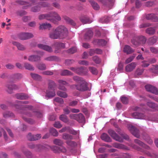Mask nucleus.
Listing matches in <instances>:
<instances>
[{"mask_svg": "<svg viewBox=\"0 0 158 158\" xmlns=\"http://www.w3.org/2000/svg\"><path fill=\"white\" fill-rule=\"evenodd\" d=\"M93 33L92 31L89 30L85 34V38L86 39H89L93 35Z\"/></svg>", "mask_w": 158, "mask_h": 158, "instance_id": "obj_28", "label": "nucleus"}, {"mask_svg": "<svg viewBox=\"0 0 158 158\" xmlns=\"http://www.w3.org/2000/svg\"><path fill=\"white\" fill-rule=\"evenodd\" d=\"M81 116V119L82 120L83 119V118H82L83 117L82 115V114L81 113L77 114H71L70 115L69 117L71 119L77 120V118L78 116Z\"/></svg>", "mask_w": 158, "mask_h": 158, "instance_id": "obj_21", "label": "nucleus"}, {"mask_svg": "<svg viewBox=\"0 0 158 158\" xmlns=\"http://www.w3.org/2000/svg\"><path fill=\"white\" fill-rule=\"evenodd\" d=\"M154 4L153 2H146V5L147 6H152Z\"/></svg>", "mask_w": 158, "mask_h": 158, "instance_id": "obj_62", "label": "nucleus"}, {"mask_svg": "<svg viewBox=\"0 0 158 158\" xmlns=\"http://www.w3.org/2000/svg\"><path fill=\"white\" fill-rule=\"evenodd\" d=\"M146 89L148 91L151 92L155 94H158V90L155 87L151 85H148L145 86Z\"/></svg>", "mask_w": 158, "mask_h": 158, "instance_id": "obj_8", "label": "nucleus"}, {"mask_svg": "<svg viewBox=\"0 0 158 158\" xmlns=\"http://www.w3.org/2000/svg\"><path fill=\"white\" fill-rule=\"evenodd\" d=\"M7 88L9 91V90H10L13 89H16L17 88V87L15 85L13 84L8 85L7 86Z\"/></svg>", "mask_w": 158, "mask_h": 158, "instance_id": "obj_41", "label": "nucleus"}, {"mask_svg": "<svg viewBox=\"0 0 158 158\" xmlns=\"http://www.w3.org/2000/svg\"><path fill=\"white\" fill-rule=\"evenodd\" d=\"M43 73L45 75H52L53 73L52 72L50 71H45L43 72Z\"/></svg>", "mask_w": 158, "mask_h": 158, "instance_id": "obj_55", "label": "nucleus"}, {"mask_svg": "<svg viewBox=\"0 0 158 158\" xmlns=\"http://www.w3.org/2000/svg\"><path fill=\"white\" fill-rule=\"evenodd\" d=\"M14 114L10 112H6L3 114V116L5 118H7L9 117H13Z\"/></svg>", "mask_w": 158, "mask_h": 158, "instance_id": "obj_35", "label": "nucleus"}, {"mask_svg": "<svg viewBox=\"0 0 158 158\" xmlns=\"http://www.w3.org/2000/svg\"><path fill=\"white\" fill-rule=\"evenodd\" d=\"M57 94L58 96L63 98H67L68 96V95L66 93L61 91H58L57 93Z\"/></svg>", "mask_w": 158, "mask_h": 158, "instance_id": "obj_29", "label": "nucleus"}, {"mask_svg": "<svg viewBox=\"0 0 158 158\" xmlns=\"http://www.w3.org/2000/svg\"><path fill=\"white\" fill-rule=\"evenodd\" d=\"M101 139L107 142H110L111 141V139L109 136L106 134L103 133L101 136Z\"/></svg>", "mask_w": 158, "mask_h": 158, "instance_id": "obj_18", "label": "nucleus"}, {"mask_svg": "<svg viewBox=\"0 0 158 158\" xmlns=\"http://www.w3.org/2000/svg\"><path fill=\"white\" fill-rule=\"evenodd\" d=\"M148 105L152 108H154L155 106V104L152 102H148Z\"/></svg>", "mask_w": 158, "mask_h": 158, "instance_id": "obj_59", "label": "nucleus"}, {"mask_svg": "<svg viewBox=\"0 0 158 158\" xmlns=\"http://www.w3.org/2000/svg\"><path fill=\"white\" fill-rule=\"evenodd\" d=\"M92 51L94 52V53L98 54H101L102 53V50L100 49H91L89 52V54L90 56H92L94 55V53H92Z\"/></svg>", "mask_w": 158, "mask_h": 158, "instance_id": "obj_20", "label": "nucleus"}, {"mask_svg": "<svg viewBox=\"0 0 158 158\" xmlns=\"http://www.w3.org/2000/svg\"><path fill=\"white\" fill-rule=\"evenodd\" d=\"M33 37V35L31 33H22L19 35V38L22 40H26L31 38Z\"/></svg>", "mask_w": 158, "mask_h": 158, "instance_id": "obj_6", "label": "nucleus"}, {"mask_svg": "<svg viewBox=\"0 0 158 158\" xmlns=\"http://www.w3.org/2000/svg\"><path fill=\"white\" fill-rule=\"evenodd\" d=\"M139 40L140 41V42L142 44H144L146 41V39L143 36H142L140 37L139 38Z\"/></svg>", "mask_w": 158, "mask_h": 158, "instance_id": "obj_51", "label": "nucleus"}, {"mask_svg": "<svg viewBox=\"0 0 158 158\" xmlns=\"http://www.w3.org/2000/svg\"><path fill=\"white\" fill-rule=\"evenodd\" d=\"M70 111L71 112L74 113H77L80 112V110L79 109L75 108L70 109Z\"/></svg>", "mask_w": 158, "mask_h": 158, "instance_id": "obj_56", "label": "nucleus"}, {"mask_svg": "<svg viewBox=\"0 0 158 158\" xmlns=\"http://www.w3.org/2000/svg\"><path fill=\"white\" fill-rule=\"evenodd\" d=\"M129 129L130 130L132 134L136 137L138 138L139 135L138 133V131L135 129L133 127L131 126L129 127Z\"/></svg>", "mask_w": 158, "mask_h": 158, "instance_id": "obj_12", "label": "nucleus"}, {"mask_svg": "<svg viewBox=\"0 0 158 158\" xmlns=\"http://www.w3.org/2000/svg\"><path fill=\"white\" fill-rule=\"evenodd\" d=\"M78 102L77 101H73L69 103V105L71 106H74L77 104Z\"/></svg>", "mask_w": 158, "mask_h": 158, "instance_id": "obj_48", "label": "nucleus"}, {"mask_svg": "<svg viewBox=\"0 0 158 158\" xmlns=\"http://www.w3.org/2000/svg\"><path fill=\"white\" fill-rule=\"evenodd\" d=\"M62 138L65 140L73 139V137L72 135L66 133L63 134Z\"/></svg>", "mask_w": 158, "mask_h": 158, "instance_id": "obj_24", "label": "nucleus"}, {"mask_svg": "<svg viewBox=\"0 0 158 158\" xmlns=\"http://www.w3.org/2000/svg\"><path fill=\"white\" fill-rule=\"evenodd\" d=\"M70 69L74 72L79 74L84 75L86 74V69L82 67L77 68L72 67Z\"/></svg>", "mask_w": 158, "mask_h": 158, "instance_id": "obj_7", "label": "nucleus"}, {"mask_svg": "<svg viewBox=\"0 0 158 158\" xmlns=\"http://www.w3.org/2000/svg\"><path fill=\"white\" fill-rule=\"evenodd\" d=\"M121 101L123 103L126 104L128 103V99L125 97L122 96L121 97Z\"/></svg>", "mask_w": 158, "mask_h": 158, "instance_id": "obj_45", "label": "nucleus"}, {"mask_svg": "<svg viewBox=\"0 0 158 158\" xmlns=\"http://www.w3.org/2000/svg\"><path fill=\"white\" fill-rule=\"evenodd\" d=\"M89 2L91 3L94 9L97 10L99 9L100 6L97 3L90 0H89Z\"/></svg>", "mask_w": 158, "mask_h": 158, "instance_id": "obj_19", "label": "nucleus"}, {"mask_svg": "<svg viewBox=\"0 0 158 158\" xmlns=\"http://www.w3.org/2000/svg\"><path fill=\"white\" fill-rule=\"evenodd\" d=\"M73 80L76 82H78L79 83L82 81L84 80L81 78L77 76H74L73 77Z\"/></svg>", "mask_w": 158, "mask_h": 158, "instance_id": "obj_38", "label": "nucleus"}, {"mask_svg": "<svg viewBox=\"0 0 158 158\" xmlns=\"http://www.w3.org/2000/svg\"><path fill=\"white\" fill-rule=\"evenodd\" d=\"M134 57L133 56H131L126 60V63L127 64L128 63L131 62L134 59Z\"/></svg>", "mask_w": 158, "mask_h": 158, "instance_id": "obj_53", "label": "nucleus"}, {"mask_svg": "<svg viewBox=\"0 0 158 158\" xmlns=\"http://www.w3.org/2000/svg\"><path fill=\"white\" fill-rule=\"evenodd\" d=\"M40 57L38 56H35L34 55H31L29 56L28 60L31 61H35L40 59Z\"/></svg>", "mask_w": 158, "mask_h": 158, "instance_id": "obj_22", "label": "nucleus"}, {"mask_svg": "<svg viewBox=\"0 0 158 158\" xmlns=\"http://www.w3.org/2000/svg\"><path fill=\"white\" fill-rule=\"evenodd\" d=\"M94 61L96 63L98 64L100 62V60L97 56H94L93 58Z\"/></svg>", "mask_w": 158, "mask_h": 158, "instance_id": "obj_43", "label": "nucleus"}, {"mask_svg": "<svg viewBox=\"0 0 158 158\" xmlns=\"http://www.w3.org/2000/svg\"><path fill=\"white\" fill-rule=\"evenodd\" d=\"M77 51V48L76 47H73L68 50V52L70 53H73Z\"/></svg>", "mask_w": 158, "mask_h": 158, "instance_id": "obj_46", "label": "nucleus"}, {"mask_svg": "<svg viewBox=\"0 0 158 158\" xmlns=\"http://www.w3.org/2000/svg\"><path fill=\"white\" fill-rule=\"evenodd\" d=\"M82 118H83V119L82 120L81 119V116H78L77 118V121H78L79 123H82L85 120V118L83 114H82Z\"/></svg>", "mask_w": 158, "mask_h": 158, "instance_id": "obj_50", "label": "nucleus"}, {"mask_svg": "<svg viewBox=\"0 0 158 158\" xmlns=\"http://www.w3.org/2000/svg\"><path fill=\"white\" fill-rule=\"evenodd\" d=\"M146 18L148 19H151L154 21H158L157 17L153 14L147 15L146 16Z\"/></svg>", "mask_w": 158, "mask_h": 158, "instance_id": "obj_17", "label": "nucleus"}, {"mask_svg": "<svg viewBox=\"0 0 158 158\" xmlns=\"http://www.w3.org/2000/svg\"><path fill=\"white\" fill-rule=\"evenodd\" d=\"M79 64L82 65H88L89 64L88 62L85 60L80 61H79Z\"/></svg>", "mask_w": 158, "mask_h": 158, "instance_id": "obj_54", "label": "nucleus"}, {"mask_svg": "<svg viewBox=\"0 0 158 158\" xmlns=\"http://www.w3.org/2000/svg\"><path fill=\"white\" fill-rule=\"evenodd\" d=\"M64 112L66 114H68L70 112V109L69 107H67L63 109Z\"/></svg>", "mask_w": 158, "mask_h": 158, "instance_id": "obj_52", "label": "nucleus"}, {"mask_svg": "<svg viewBox=\"0 0 158 158\" xmlns=\"http://www.w3.org/2000/svg\"><path fill=\"white\" fill-rule=\"evenodd\" d=\"M55 57L54 56H51L45 59L48 60L52 61L55 59Z\"/></svg>", "mask_w": 158, "mask_h": 158, "instance_id": "obj_63", "label": "nucleus"}, {"mask_svg": "<svg viewBox=\"0 0 158 158\" xmlns=\"http://www.w3.org/2000/svg\"><path fill=\"white\" fill-rule=\"evenodd\" d=\"M136 66V64L135 63L132 62L126 66V71L127 72H131L135 68Z\"/></svg>", "mask_w": 158, "mask_h": 158, "instance_id": "obj_10", "label": "nucleus"}, {"mask_svg": "<svg viewBox=\"0 0 158 158\" xmlns=\"http://www.w3.org/2000/svg\"><path fill=\"white\" fill-rule=\"evenodd\" d=\"M133 117L136 118L144 119L145 116L144 114L137 112L133 113L132 114Z\"/></svg>", "mask_w": 158, "mask_h": 158, "instance_id": "obj_15", "label": "nucleus"}, {"mask_svg": "<svg viewBox=\"0 0 158 158\" xmlns=\"http://www.w3.org/2000/svg\"><path fill=\"white\" fill-rule=\"evenodd\" d=\"M155 31V30L153 28H149L146 30L147 33L149 34H153Z\"/></svg>", "mask_w": 158, "mask_h": 158, "instance_id": "obj_31", "label": "nucleus"}, {"mask_svg": "<svg viewBox=\"0 0 158 158\" xmlns=\"http://www.w3.org/2000/svg\"><path fill=\"white\" fill-rule=\"evenodd\" d=\"M39 19L42 20L46 19L52 22L55 21H59L60 20V17L56 13L54 12H51L47 15H42L39 16Z\"/></svg>", "mask_w": 158, "mask_h": 158, "instance_id": "obj_2", "label": "nucleus"}, {"mask_svg": "<svg viewBox=\"0 0 158 158\" xmlns=\"http://www.w3.org/2000/svg\"><path fill=\"white\" fill-rule=\"evenodd\" d=\"M69 129V127H64V128H62V129H61V130H60V131H59V132H65V131H68Z\"/></svg>", "mask_w": 158, "mask_h": 158, "instance_id": "obj_57", "label": "nucleus"}, {"mask_svg": "<svg viewBox=\"0 0 158 158\" xmlns=\"http://www.w3.org/2000/svg\"><path fill=\"white\" fill-rule=\"evenodd\" d=\"M41 137L40 135L37 134L35 135H34L32 136V138H31L30 139L31 140H38L40 139Z\"/></svg>", "mask_w": 158, "mask_h": 158, "instance_id": "obj_39", "label": "nucleus"}, {"mask_svg": "<svg viewBox=\"0 0 158 158\" xmlns=\"http://www.w3.org/2000/svg\"><path fill=\"white\" fill-rule=\"evenodd\" d=\"M37 46L39 48L48 51V52H51L52 51V48L47 45L40 44H38Z\"/></svg>", "mask_w": 158, "mask_h": 158, "instance_id": "obj_9", "label": "nucleus"}, {"mask_svg": "<svg viewBox=\"0 0 158 158\" xmlns=\"http://www.w3.org/2000/svg\"><path fill=\"white\" fill-rule=\"evenodd\" d=\"M66 143L68 145L72 147L76 145V143L71 140H68L66 142Z\"/></svg>", "mask_w": 158, "mask_h": 158, "instance_id": "obj_40", "label": "nucleus"}, {"mask_svg": "<svg viewBox=\"0 0 158 158\" xmlns=\"http://www.w3.org/2000/svg\"><path fill=\"white\" fill-rule=\"evenodd\" d=\"M68 33L67 29L63 26H60L51 32L49 34V36L51 38L54 39L58 38L62 39L65 37Z\"/></svg>", "mask_w": 158, "mask_h": 158, "instance_id": "obj_1", "label": "nucleus"}, {"mask_svg": "<svg viewBox=\"0 0 158 158\" xmlns=\"http://www.w3.org/2000/svg\"><path fill=\"white\" fill-rule=\"evenodd\" d=\"M24 67L26 69L30 70H34V68L32 66L28 63L25 64Z\"/></svg>", "mask_w": 158, "mask_h": 158, "instance_id": "obj_32", "label": "nucleus"}, {"mask_svg": "<svg viewBox=\"0 0 158 158\" xmlns=\"http://www.w3.org/2000/svg\"><path fill=\"white\" fill-rule=\"evenodd\" d=\"M54 101L62 104L63 103L64 101L62 99L60 98H55Z\"/></svg>", "mask_w": 158, "mask_h": 158, "instance_id": "obj_44", "label": "nucleus"}, {"mask_svg": "<svg viewBox=\"0 0 158 158\" xmlns=\"http://www.w3.org/2000/svg\"><path fill=\"white\" fill-rule=\"evenodd\" d=\"M38 68L41 70H44L46 69V66L44 64H40L38 66Z\"/></svg>", "mask_w": 158, "mask_h": 158, "instance_id": "obj_49", "label": "nucleus"}, {"mask_svg": "<svg viewBox=\"0 0 158 158\" xmlns=\"http://www.w3.org/2000/svg\"><path fill=\"white\" fill-rule=\"evenodd\" d=\"M108 132L110 135L116 140L120 142H122L123 141V140L122 138L119 137L113 130L112 129H109L108 131Z\"/></svg>", "mask_w": 158, "mask_h": 158, "instance_id": "obj_5", "label": "nucleus"}, {"mask_svg": "<svg viewBox=\"0 0 158 158\" xmlns=\"http://www.w3.org/2000/svg\"><path fill=\"white\" fill-rule=\"evenodd\" d=\"M55 45L56 47V48L57 49L64 48L65 47L64 44L63 43H56Z\"/></svg>", "mask_w": 158, "mask_h": 158, "instance_id": "obj_30", "label": "nucleus"}, {"mask_svg": "<svg viewBox=\"0 0 158 158\" xmlns=\"http://www.w3.org/2000/svg\"><path fill=\"white\" fill-rule=\"evenodd\" d=\"M61 75L63 76L66 75H72V73L69 71L66 70L63 71L61 73Z\"/></svg>", "mask_w": 158, "mask_h": 158, "instance_id": "obj_33", "label": "nucleus"}, {"mask_svg": "<svg viewBox=\"0 0 158 158\" xmlns=\"http://www.w3.org/2000/svg\"><path fill=\"white\" fill-rule=\"evenodd\" d=\"M89 70L93 74H96L97 73V71L96 69L92 67H90L89 68Z\"/></svg>", "mask_w": 158, "mask_h": 158, "instance_id": "obj_42", "label": "nucleus"}, {"mask_svg": "<svg viewBox=\"0 0 158 158\" xmlns=\"http://www.w3.org/2000/svg\"><path fill=\"white\" fill-rule=\"evenodd\" d=\"M54 126L56 128H59L62 127V125L59 122H56L54 124Z\"/></svg>", "mask_w": 158, "mask_h": 158, "instance_id": "obj_47", "label": "nucleus"}, {"mask_svg": "<svg viewBox=\"0 0 158 158\" xmlns=\"http://www.w3.org/2000/svg\"><path fill=\"white\" fill-rule=\"evenodd\" d=\"M26 14V12L24 11H21L20 12H18L17 14L20 16H22L23 15H25Z\"/></svg>", "mask_w": 158, "mask_h": 158, "instance_id": "obj_61", "label": "nucleus"}, {"mask_svg": "<svg viewBox=\"0 0 158 158\" xmlns=\"http://www.w3.org/2000/svg\"><path fill=\"white\" fill-rule=\"evenodd\" d=\"M51 27V25L48 23H43L41 24L40 26V29H41L49 28Z\"/></svg>", "mask_w": 158, "mask_h": 158, "instance_id": "obj_23", "label": "nucleus"}, {"mask_svg": "<svg viewBox=\"0 0 158 158\" xmlns=\"http://www.w3.org/2000/svg\"><path fill=\"white\" fill-rule=\"evenodd\" d=\"M123 51L127 54H130L132 53L134 51L133 49L128 45H126L123 48Z\"/></svg>", "mask_w": 158, "mask_h": 158, "instance_id": "obj_11", "label": "nucleus"}, {"mask_svg": "<svg viewBox=\"0 0 158 158\" xmlns=\"http://www.w3.org/2000/svg\"><path fill=\"white\" fill-rule=\"evenodd\" d=\"M94 43L95 44L101 46L105 45L106 42L103 40L96 39L94 40Z\"/></svg>", "mask_w": 158, "mask_h": 158, "instance_id": "obj_16", "label": "nucleus"}, {"mask_svg": "<svg viewBox=\"0 0 158 158\" xmlns=\"http://www.w3.org/2000/svg\"><path fill=\"white\" fill-rule=\"evenodd\" d=\"M135 143L138 144L140 145L143 146L144 145V144L143 142H141L138 139H135Z\"/></svg>", "mask_w": 158, "mask_h": 158, "instance_id": "obj_58", "label": "nucleus"}, {"mask_svg": "<svg viewBox=\"0 0 158 158\" xmlns=\"http://www.w3.org/2000/svg\"><path fill=\"white\" fill-rule=\"evenodd\" d=\"M55 84L53 81H50L49 84L48 90L47 91L46 96L49 98H52L55 95Z\"/></svg>", "mask_w": 158, "mask_h": 158, "instance_id": "obj_3", "label": "nucleus"}, {"mask_svg": "<svg viewBox=\"0 0 158 158\" xmlns=\"http://www.w3.org/2000/svg\"><path fill=\"white\" fill-rule=\"evenodd\" d=\"M60 119L64 123H67L69 121L67 116L64 114L60 115Z\"/></svg>", "mask_w": 158, "mask_h": 158, "instance_id": "obj_26", "label": "nucleus"}, {"mask_svg": "<svg viewBox=\"0 0 158 158\" xmlns=\"http://www.w3.org/2000/svg\"><path fill=\"white\" fill-rule=\"evenodd\" d=\"M31 75L32 77L35 80L39 81L41 79V77L38 74L31 73Z\"/></svg>", "mask_w": 158, "mask_h": 158, "instance_id": "obj_27", "label": "nucleus"}, {"mask_svg": "<svg viewBox=\"0 0 158 158\" xmlns=\"http://www.w3.org/2000/svg\"><path fill=\"white\" fill-rule=\"evenodd\" d=\"M87 85V83L84 80L82 81L77 85H73V86H75L76 89L80 91H83L88 89Z\"/></svg>", "mask_w": 158, "mask_h": 158, "instance_id": "obj_4", "label": "nucleus"}, {"mask_svg": "<svg viewBox=\"0 0 158 158\" xmlns=\"http://www.w3.org/2000/svg\"><path fill=\"white\" fill-rule=\"evenodd\" d=\"M54 143L56 145H61L63 143V141L59 139H56L54 141Z\"/></svg>", "mask_w": 158, "mask_h": 158, "instance_id": "obj_37", "label": "nucleus"}, {"mask_svg": "<svg viewBox=\"0 0 158 158\" xmlns=\"http://www.w3.org/2000/svg\"><path fill=\"white\" fill-rule=\"evenodd\" d=\"M58 82L59 84V89H60L65 91L66 90V89L64 86H62V85H67L68 84L67 83L66 81L62 80H59Z\"/></svg>", "mask_w": 158, "mask_h": 158, "instance_id": "obj_13", "label": "nucleus"}, {"mask_svg": "<svg viewBox=\"0 0 158 158\" xmlns=\"http://www.w3.org/2000/svg\"><path fill=\"white\" fill-rule=\"evenodd\" d=\"M6 67L8 69H11L14 68V66L12 64H8L6 65Z\"/></svg>", "mask_w": 158, "mask_h": 158, "instance_id": "obj_64", "label": "nucleus"}, {"mask_svg": "<svg viewBox=\"0 0 158 158\" xmlns=\"http://www.w3.org/2000/svg\"><path fill=\"white\" fill-rule=\"evenodd\" d=\"M17 98L19 99H26L27 97L23 94H17L16 95Z\"/></svg>", "mask_w": 158, "mask_h": 158, "instance_id": "obj_25", "label": "nucleus"}, {"mask_svg": "<svg viewBox=\"0 0 158 158\" xmlns=\"http://www.w3.org/2000/svg\"><path fill=\"white\" fill-rule=\"evenodd\" d=\"M11 42L13 45L16 46L19 50H23L25 49V48L24 46L20 43L15 41H12Z\"/></svg>", "mask_w": 158, "mask_h": 158, "instance_id": "obj_14", "label": "nucleus"}, {"mask_svg": "<svg viewBox=\"0 0 158 158\" xmlns=\"http://www.w3.org/2000/svg\"><path fill=\"white\" fill-rule=\"evenodd\" d=\"M115 147L118 148H123V145L121 144H115Z\"/></svg>", "mask_w": 158, "mask_h": 158, "instance_id": "obj_60", "label": "nucleus"}, {"mask_svg": "<svg viewBox=\"0 0 158 158\" xmlns=\"http://www.w3.org/2000/svg\"><path fill=\"white\" fill-rule=\"evenodd\" d=\"M50 132L54 136H57L58 135V133L57 131L54 128H52L50 129Z\"/></svg>", "mask_w": 158, "mask_h": 158, "instance_id": "obj_36", "label": "nucleus"}, {"mask_svg": "<svg viewBox=\"0 0 158 158\" xmlns=\"http://www.w3.org/2000/svg\"><path fill=\"white\" fill-rule=\"evenodd\" d=\"M68 132L74 135H76L77 134H78L79 133V131H76L72 129H69V128L68 130Z\"/></svg>", "mask_w": 158, "mask_h": 158, "instance_id": "obj_34", "label": "nucleus"}]
</instances>
